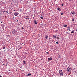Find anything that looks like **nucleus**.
<instances>
[{"label": "nucleus", "mask_w": 77, "mask_h": 77, "mask_svg": "<svg viewBox=\"0 0 77 77\" xmlns=\"http://www.w3.org/2000/svg\"><path fill=\"white\" fill-rule=\"evenodd\" d=\"M49 0L50 1V0Z\"/></svg>", "instance_id": "72a5a7b5"}, {"label": "nucleus", "mask_w": 77, "mask_h": 77, "mask_svg": "<svg viewBox=\"0 0 77 77\" xmlns=\"http://www.w3.org/2000/svg\"><path fill=\"white\" fill-rule=\"evenodd\" d=\"M71 68H70L69 67H68L67 69V71H69V72H71Z\"/></svg>", "instance_id": "f257e3e1"}, {"label": "nucleus", "mask_w": 77, "mask_h": 77, "mask_svg": "<svg viewBox=\"0 0 77 77\" xmlns=\"http://www.w3.org/2000/svg\"><path fill=\"white\" fill-rule=\"evenodd\" d=\"M40 18H41V19H43V17H40Z\"/></svg>", "instance_id": "f3484780"}, {"label": "nucleus", "mask_w": 77, "mask_h": 77, "mask_svg": "<svg viewBox=\"0 0 77 77\" xmlns=\"http://www.w3.org/2000/svg\"><path fill=\"white\" fill-rule=\"evenodd\" d=\"M52 60V58L51 57L48 58V60Z\"/></svg>", "instance_id": "423d86ee"}, {"label": "nucleus", "mask_w": 77, "mask_h": 77, "mask_svg": "<svg viewBox=\"0 0 77 77\" xmlns=\"http://www.w3.org/2000/svg\"><path fill=\"white\" fill-rule=\"evenodd\" d=\"M72 21H74V19H72Z\"/></svg>", "instance_id": "6ab92c4d"}, {"label": "nucleus", "mask_w": 77, "mask_h": 77, "mask_svg": "<svg viewBox=\"0 0 77 77\" xmlns=\"http://www.w3.org/2000/svg\"><path fill=\"white\" fill-rule=\"evenodd\" d=\"M57 10H58V11H60V8H57Z\"/></svg>", "instance_id": "4468645a"}, {"label": "nucleus", "mask_w": 77, "mask_h": 77, "mask_svg": "<svg viewBox=\"0 0 77 77\" xmlns=\"http://www.w3.org/2000/svg\"><path fill=\"white\" fill-rule=\"evenodd\" d=\"M1 23H2V22H1Z\"/></svg>", "instance_id": "cd10ccee"}, {"label": "nucleus", "mask_w": 77, "mask_h": 77, "mask_svg": "<svg viewBox=\"0 0 77 77\" xmlns=\"http://www.w3.org/2000/svg\"><path fill=\"white\" fill-rule=\"evenodd\" d=\"M74 69H75V68H74Z\"/></svg>", "instance_id": "2f4dec72"}, {"label": "nucleus", "mask_w": 77, "mask_h": 77, "mask_svg": "<svg viewBox=\"0 0 77 77\" xmlns=\"http://www.w3.org/2000/svg\"><path fill=\"white\" fill-rule=\"evenodd\" d=\"M3 49H5V47H3Z\"/></svg>", "instance_id": "412c9836"}, {"label": "nucleus", "mask_w": 77, "mask_h": 77, "mask_svg": "<svg viewBox=\"0 0 77 77\" xmlns=\"http://www.w3.org/2000/svg\"><path fill=\"white\" fill-rule=\"evenodd\" d=\"M70 53L71 54V55H72V54H73V52L72 51H70Z\"/></svg>", "instance_id": "39448f33"}, {"label": "nucleus", "mask_w": 77, "mask_h": 77, "mask_svg": "<svg viewBox=\"0 0 77 77\" xmlns=\"http://www.w3.org/2000/svg\"><path fill=\"white\" fill-rule=\"evenodd\" d=\"M76 31L77 32V29H76Z\"/></svg>", "instance_id": "a878e982"}, {"label": "nucleus", "mask_w": 77, "mask_h": 77, "mask_svg": "<svg viewBox=\"0 0 77 77\" xmlns=\"http://www.w3.org/2000/svg\"><path fill=\"white\" fill-rule=\"evenodd\" d=\"M68 30H70V28H69V27L68 28Z\"/></svg>", "instance_id": "2eb2a0df"}, {"label": "nucleus", "mask_w": 77, "mask_h": 77, "mask_svg": "<svg viewBox=\"0 0 77 77\" xmlns=\"http://www.w3.org/2000/svg\"><path fill=\"white\" fill-rule=\"evenodd\" d=\"M0 77H2V76L0 75Z\"/></svg>", "instance_id": "393cba45"}, {"label": "nucleus", "mask_w": 77, "mask_h": 77, "mask_svg": "<svg viewBox=\"0 0 77 77\" xmlns=\"http://www.w3.org/2000/svg\"><path fill=\"white\" fill-rule=\"evenodd\" d=\"M4 65H5V64H3Z\"/></svg>", "instance_id": "c85d7f7f"}, {"label": "nucleus", "mask_w": 77, "mask_h": 77, "mask_svg": "<svg viewBox=\"0 0 77 77\" xmlns=\"http://www.w3.org/2000/svg\"><path fill=\"white\" fill-rule=\"evenodd\" d=\"M72 14H73V15H74V14H75V13L74 12H72Z\"/></svg>", "instance_id": "9d476101"}, {"label": "nucleus", "mask_w": 77, "mask_h": 77, "mask_svg": "<svg viewBox=\"0 0 77 77\" xmlns=\"http://www.w3.org/2000/svg\"><path fill=\"white\" fill-rule=\"evenodd\" d=\"M17 21H18V20H17Z\"/></svg>", "instance_id": "bb28decb"}, {"label": "nucleus", "mask_w": 77, "mask_h": 77, "mask_svg": "<svg viewBox=\"0 0 77 77\" xmlns=\"http://www.w3.org/2000/svg\"><path fill=\"white\" fill-rule=\"evenodd\" d=\"M69 1H71V0H69Z\"/></svg>", "instance_id": "7c9ffc66"}, {"label": "nucleus", "mask_w": 77, "mask_h": 77, "mask_svg": "<svg viewBox=\"0 0 77 77\" xmlns=\"http://www.w3.org/2000/svg\"><path fill=\"white\" fill-rule=\"evenodd\" d=\"M58 38H57V39H58Z\"/></svg>", "instance_id": "c756f323"}, {"label": "nucleus", "mask_w": 77, "mask_h": 77, "mask_svg": "<svg viewBox=\"0 0 77 77\" xmlns=\"http://www.w3.org/2000/svg\"><path fill=\"white\" fill-rule=\"evenodd\" d=\"M59 72L60 75H63V73L62 70H60L59 71Z\"/></svg>", "instance_id": "f03ea898"}, {"label": "nucleus", "mask_w": 77, "mask_h": 77, "mask_svg": "<svg viewBox=\"0 0 77 77\" xmlns=\"http://www.w3.org/2000/svg\"><path fill=\"white\" fill-rule=\"evenodd\" d=\"M56 44H58V42H56Z\"/></svg>", "instance_id": "4be33fe9"}, {"label": "nucleus", "mask_w": 77, "mask_h": 77, "mask_svg": "<svg viewBox=\"0 0 77 77\" xmlns=\"http://www.w3.org/2000/svg\"><path fill=\"white\" fill-rule=\"evenodd\" d=\"M14 15H15V16H17V15H18V13L17 12H15L14 13Z\"/></svg>", "instance_id": "20e7f679"}, {"label": "nucleus", "mask_w": 77, "mask_h": 77, "mask_svg": "<svg viewBox=\"0 0 77 77\" xmlns=\"http://www.w3.org/2000/svg\"><path fill=\"white\" fill-rule=\"evenodd\" d=\"M63 26L65 27H67V25H64Z\"/></svg>", "instance_id": "f8f14e48"}, {"label": "nucleus", "mask_w": 77, "mask_h": 77, "mask_svg": "<svg viewBox=\"0 0 77 77\" xmlns=\"http://www.w3.org/2000/svg\"><path fill=\"white\" fill-rule=\"evenodd\" d=\"M12 33L13 34L15 35L17 33V31H16L14 30L12 32Z\"/></svg>", "instance_id": "7ed1b4c3"}, {"label": "nucleus", "mask_w": 77, "mask_h": 77, "mask_svg": "<svg viewBox=\"0 0 77 77\" xmlns=\"http://www.w3.org/2000/svg\"><path fill=\"white\" fill-rule=\"evenodd\" d=\"M25 61H23V63H25Z\"/></svg>", "instance_id": "5701e85b"}, {"label": "nucleus", "mask_w": 77, "mask_h": 77, "mask_svg": "<svg viewBox=\"0 0 77 77\" xmlns=\"http://www.w3.org/2000/svg\"><path fill=\"white\" fill-rule=\"evenodd\" d=\"M14 11H15V10H14Z\"/></svg>", "instance_id": "473e14b6"}, {"label": "nucleus", "mask_w": 77, "mask_h": 77, "mask_svg": "<svg viewBox=\"0 0 77 77\" xmlns=\"http://www.w3.org/2000/svg\"><path fill=\"white\" fill-rule=\"evenodd\" d=\"M53 37L54 38H55V39H56L57 38L56 36L55 35H53Z\"/></svg>", "instance_id": "0eeeda50"}, {"label": "nucleus", "mask_w": 77, "mask_h": 77, "mask_svg": "<svg viewBox=\"0 0 77 77\" xmlns=\"http://www.w3.org/2000/svg\"><path fill=\"white\" fill-rule=\"evenodd\" d=\"M58 57L59 58H60V55H58Z\"/></svg>", "instance_id": "dca6fc26"}, {"label": "nucleus", "mask_w": 77, "mask_h": 77, "mask_svg": "<svg viewBox=\"0 0 77 77\" xmlns=\"http://www.w3.org/2000/svg\"><path fill=\"white\" fill-rule=\"evenodd\" d=\"M61 15H63V13H61Z\"/></svg>", "instance_id": "aec40b11"}, {"label": "nucleus", "mask_w": 77, "mask_h": 77, "mask_svg": "<svg viewBox=\"0 0 77 77\" xmlns=\"http://www.w3.org/2000/svg\"><path fill=\"white\" fill-rule=\"evenodd\" d=\"M62 6H63V4H62L61 5Z\"/></svg>", "instance_id": "a211bd4d"}, {"label": "nucleus", "mask_w": 77, "mask_h": 77, "mask_svg": "<svg viewBox=\"0 0 77 77\" xmlns=\"http://www.w3.org/2000/svg\"><path fill=\"white\" fill-rule=\"evenodd\" d=\"M6 12H7L8 13V11H6Z\"/></svg>", "instance_id": "b1692460"}, {"label": "nucleus", "mask_w": 77, "mask_h": 77, "mask_svg": "<svg viewBox=\"0 0 77 77\" xmlns=\"http://www.w3.org/2000/svg\"><path fill=\"white\" fill-rule=\"evenodd\" d=\"M74 33V30H72L71 32V33Z\"/></svg>", "instance_id": "ddd939ff"}, {"label": "nucleus", "mask_w": 77, "mask_h": 77, "mask_svg": "<svg viewBox=\"0 0 77 77\" xmlns=\"http://www.w3.org/2000/svg\"><path fill=\"white\" fill-rule=\"evenodd\" d=\"M34 22L35 24H37V23L36 22V21L35 20L34 21Z\"/></svg>", "instance_id": "6e6552de"}, {"label": "nucleus", "mask_w": 77, "mask_h": 77, "mask_svg": "<svg viewBox=\"0 0 77 77\" xmlns=\"http://www.w3.org/2000/svg\"><path fill=\"white\" fill-rule=\"evenodd\" d=\"M46 39H48V35H46L45 37Z\"/></svg>", "instance_id": "9b49d317"}, {"label": "nucleus", "mask_w": 77, "mask_h": 77, "mask_svg": "<svg viewBox=\"0 0 77 77\" xmlns=\"http://www.w3.org/2000/svg\"><path fill=\"white\" fill-rule=\"evenodd\" d=\"M31 75V74L30 73H29V74L27 75V76H29Z\"/></svg>", "instance_id": "1a4fd4ad"}]
</instances>
